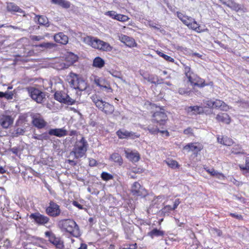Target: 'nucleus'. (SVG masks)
Listing matches in <instances>:
<instances>
[{"label":"nucleus","instance_id":"nucleus-1","mask_svg":"<svg viewBox=\"0 0 249 249\" xmlns=\"http://www.w3.org/2000/svg\"><path fill=\"white\" fill-rule=\"evenodd\" d=\"M58 226L63 231L70 233L74 237L80 236V230L76 222L72 219H63L59 221Z\"/></svg>","mask_w":249,"mask_h":249},{"label":"nucleus","instance_id":"nucleus-2","mask_svg":"<svg viewBox=\"0 0 249 249\" xmlns=\"http://www.w3.org/2000/svg\"><path fill=\"white\" fill-rule=\"evenodd\" d=\"M84 42L92 48L103 51H111L112 47L109 43L104 42L97 38L87 36L84 38Z\"/></svg>","mask_w":249,"mask_h":249},{"label":"nucleus","instance_id":"nucleus-3","mask_svg":"<svg viewBox=\"0 0 249 249\" xmlns=\"http://www.w3.org/2000/svg\"><path fill=\"white\" fill-rule=\"evenodd\" d=\"M88 143L85 138L82 137L80 140L77 141L74 145L70 155H73L75 159H79L84 157L88 150Z\"/></svg>","mask_w":249,"mask_h":249},{"label":"nucleus","instance_id":"nucleus-4","mask_svg":"<svg viewBox=\"0 0 249 249\" xmlns=\"http://www.w3.org/2000/svg\"><path fill=\"white\" fill-rule=\"evenodd\" d=\"M67 80L70 86L74 89L84 91L87 88L88 85L85 81L79 78L78 75L73 72H70L67 77Z\"/></svg>","mask_w":249,"mask_h":249},{"label":"nucleus","instance_id":"nucleus-5","mask_svg":"<svg viewBox=\"0 0 249 249\" xmlns=\"http://www.w3.org/2000/svg\"><path fill=\"white\" fill-rule=\"evenodd\" d=\"M177 15L183 23L189 28L198 33L201 32V30L200 29V26L194 18L179 12H177Z\"/></svg>","mask_w":249,"mask_h":249},{"label":"nucleus","instance_id":"nucleus-6","mask_svg":"<svg viewBox=\"0 0 249 249\" xmlns=\"http://www.w3.org/2000/svg\"><path fill=\"white\" fill-rule=\"evenodd\" d=\"M27 90L31 97L37 103L41 104L45 99V94L44 92L34 87L27 88Z\"/></svg>","mask_w":249,"mask_h":249},{"label":"nucleus","instance_id":"nucleus-7","mask_svg":"<svg viewBox=\"0 0 249 249\" xmlns=\"http://www.w3.org/2000/svg\"><path fill=\"white\" fill-rule=\"evenodd\" d=\"M54 96L55 100L68 105H72L75 103L74 99L71 98L64 92L57 91L54 93Z\"/></svg>","mask_w":249,"mask_h":249},{"label":"nucleus","instance_id":"nucleus-8","mask_svg":"<svg viewBox=\"0 0 249 249\" xmlns=\"http://www.w3.org/2000/svg\"><path fill=\"white\" fill-rule=\"evenodd\" d=\"M45 235L48 238L50 242L55 246L56 248L62 249L64 248L63 242L60 238L56 237L52 231H47L45 232Z\"/></svg>","mask_w":249,"mask_h":249},{"label":"nucleus","instance_id":"nucleus-9","mask_svg":"<svg viewBox=\"0 0 249 249\" xmlns=\"http://www.w3.org/2000/svg\"><path fill=\"white\" fill-rule=\"evenodd\" d=\"M152 122L156 123L159 125H164L167 120V116L163 109L156 111L152 115Z\"/></svg>","mask_w":249,"mask_h":249},{"label":"nucleus","instance_id":"nucleus-10","mask_svg":"<svg viewBox=\"0 0 249 249\" xmlns=\"http://www.w3.org/2000/svg\"><path fill=\"white\" fill-rule=\"evenodd\" d=\"M46 213L52 217H56L60 215L61 210L59 206L53 201L49 202V205L46 209Z\"/></svg>","mask_w":249,"mask_h":249},{"label":"nucleus","instance_id":"nucleus-11","mask_svg":"<svg viewBox=\"0 0 249 249\" xmlns=\"http://www.w3.org/2000/svg\"><path fill=\"white\" fill-rule=\"evenodd\" d=\"M29 217L31 219L34 220L35 223L40 225L48 223L50 220L49 217L38 212L31 213Z\"/></svg>","mask_w":249,"mask_h":249},{"label":"nucleus","instance_id":"nucleus-12","mask_svg":"<svg viewBox=\"0 0 249 249\" xmlns=\"http://www.w3.org/2000/svg\"><path fill=\"white\" fill-rule=\"evenodd\" d=\"M32 124L38 129H41L45 127L47 123L44 120L41 115L39 113L31 115Z\"/></svg>","mask_w":249,"mask_h":249},{"label":"nucleus","instance_id":"nucleus-13","mask_svg":"<svg viewBox=\"0 0 249 249\" xmlns=\"http://www.w3.org/2000/svg\"><path fill=\"white\" fill-rule=\"evenodd\" d=\"M13 122L14 118L11 116L4 114L0 115V124L3 128H8Z\"/></svg>","mask_w":249,"mask_h":249},{"label":"nucleus","instance_id":"nucleus-14","mask_svg":"<svg viewBox=\"0 0 249 249\" xmlns=\"http://www.w3.org/2000/svg\"><path fill=\"white\" fill-rule=\"evenodd\" d=\"M203 147V145L199 143L193 142L189 143L183 147V149L188 152L190 151L194 152L195 153L200 151Z\"/></svg>","mask_w":249,"mask_h":249},{"label":"nucleus","instance_id":"nucleus-15","mask_svg":"<svg viewBox=\"0 0 249 249\" xmlns=\"http://www.w3.org/2000/svg\"><path fill=\"white\" fill-rule=\"evenodd\" d=\"M116 134L119 139H124L128 138H138L139 136L136 133L130 132L125 129H119L116 132Z\"/></svg>","mask_w":249,"mask_h":249},{"label":"nucleus","instance_id":"nucleus-16","mask_svg":"<svg viewBox=\"0 0 249 249\" xmlns=\"http://www.w3.org/2000/svg\"><path fill=\"white\" fill-rule=\"evenodd\" d=\"M164 198V196H158L155 198L152 201L151 205L150 206L149 208L147 210V213H156L159 209V207L158 206L159 204H157L159 200L160 199H163Z\"/></svg>","mask_w":249,"mask_h":249},{"label":"nucleus","instance_id":"nucleus-17","mask_svg":"<svg viewBox=\"0 0 249 249\" xmlns=\"http://www.w3.org/2000/svg\"><path fill=\"white\" fill-rule=\"evenodd\" d=\"M53 39L56 42L63 45H66L69 41L68 37L62 32L55 34Z\"/></svg>","mask_w":249,"mask_h":249},{"label":"nucleus","instance_id":"nucleus-18","mask_svg":"<svg viewBox=\"0 0 249 249\" xmlns=\"http://www.w3.org/2000/svg\"><path fill=\"white\" fill-rule=\"evenodd\" d=\"M126 157L132 162H137L140 159L139 153L137 151L134 152L129 149L125 150Z\"/></svg>","mask_w":249,"mask_h":249},{"label":"nucleus","instance_id":"nucleus-19","mask_svg":"<svg viewBox=\"0 0 249 249\" xmlns=\"http://www.w3.org/2000/svg\"><path fill=\"white\" fill-rule=\"evenodd\" d=\"M120 40L122 42L124 43L126 46L129 47H134L136 46L137 45L135 40L133 38L125 35H122L120 36Z\"/></svg>","mask_w":249,"mask_h":249},{"label":"nucleus","instance_id":"nucleus-20","mask_svg":"<svg viewBox=\"0 0 249 249\" xmlns=\"http://www.w3.org/2000/svg\"><path fill=\"white\" fill-rule=\"evenodd\" d=\"M48 133L50 135L55 136L58 137H62L67 135V131L64 128L51 129Z\"/></svg>","mask_w":249,"mask_h":249},{"label":"nucleus","instance_id":"nucleus-21","mask_svg":"<svg viewBox=\"0 0 249 249\" xmlns=\"http://www.w3.org/2000/svg\"><path fill=\"white\" fill-rule=\"evenodd\" d=\"M213 108H220L223 111H227L229 109V106L225 103L218 99L214 100Z\"/></svg>","mask_w":249,"mask_h":249},{"label":"nucleus","instance_id":"nucleus-22","mask_svg":"<svg viewBox=\"0 0 249 249\" xmlns=\"http://www.w3.org/2000/svg\"><path fill=\"white\" fill-rule=\"evenodd\" d=\"M217 139L218 142L224 145L231 146L233 143V140L227 136H218Z\"/></svg>","mask_w":249,"mask_h":249},{"label":"nucleus","instance_id":"nucleus-23","mask_svg":"<svg viewBox=\"0 0 249 249\" xmlns=\"http://www.w3.org/2000/svg\"><path fill=\"white\" fill-rule=\"evenodd\" d=\"M142 188L140 184L138 182L133 183L131 188V192L133 195L141 196L142 195Z\"/></svg>","mask_w":249,"mask_h":249},{"label":"nucleus","instance_id":"nucleus-24","mask_svg":"<svg viewBox=\"0 0 249 249\" xmlns=\"http://www.w3.org/2000/svg\"><path fill=\"white\" fill-rule=\"evenodd\" d=\"M91 99L92 101V102L94 103L96 107L100 110L101 108H103L102 107H103V104L104 103L105 101H104L103 100H102L100 97H99L96 94L92 95L91 96Z\"/></svg>","mask_w":249,"mask_h":249},{"label":"nucleus","instance_id":"nucleus-25","mask_svg":"<svg viewBox=\"0 0 249 249\" xmlns=\"http://www.w3.org/2000/svg\"><path fill=\"white\" fill-rule=\"evenodd\" d=\"M7 11L10 12H18L24 14V12L18 6L13 2H9L7 5Z\"/></svg>","mask_w":249,"mask_h":249},{"label":"nucleus","instance_id":"nucleus-26","mask_svg":"<svg viewBox=\"0 0 249 249\" xmlns=\"http://www.w3.org/2000/svg\"><path fill=\"white\" fill-rule=\"evenodd\" d=\"M216 119L219 122L229 124L231 122L230 118L226 113H221L217 115Z\"/></svg>","mask_w":249,"mask_h":249},{"label":"nucleus","instance_id":"nucleus-27","mask_svg":"<svg viewBox=\"0 0 249 249\" xmlns=\"http://www.w3.org/2000/svg\"><path fill=\"white\" fill-rule=\"evenodd\" d=\"M78 57L72 53H69L66 55V60L70 65H72L78 60Z\"/></svg>","mask_w":249,"mask_h":249},{"label":"nucleus","instance_id":"nucleus-28","mask_svg":"<svg viewBox=\"0 0 249 249\" xmlns=\"http://www.w3.org/2000/svg\"><path fill=\"white\" fill-rule=\"evenodd\" d=\"M109 159L121 166L123 163V160L120 155L117 153H114L110 156Z\"/></svg>","mask_w":249,"mask_h":249},{"label":"nucleus","instance_id":"nucleus-29","mask_svg":"<svg viewBox=\"0 0 249 249\" xmlns=\"http://www.w3.org/2000/svg\"><path fill=\"white\" fill-rule=\"evenodd\" d=\"M200 110L201 107L197 106H190L185 108L186 112L190 115L199 113L201 111Z\"/></svg>","mask_w":249,"mask_h":249},{"label":"nucleus","instance_id":"nucleus-30","mask_svg":"<svg viewBox=\"0 0 249 249\" xmlns=\"http://www.w3.org/2000/svg\"><path fill=\"white\" fill-rule=\"evenodd\" d=\"M105 61L100 57L98 56L94 59L92 66L94 67L101 69L105 66Z\"/></svg>","mask_w":249,"mask_h":249},{"label":"nucleus","instance_id":"nucleus-31","mask_svg":"<svg viewBox=\"0 0 249 249\" xmlns=\"http://www.w3.org/2000/svg\"><path fill=\"white\" fill-rule=\"evenodd\" d=\"M36 18L37 19L38 23L40 25L49 26V20L46 17L44 16L36 15Z\"/></svg>","mask_w":249,"mask_h":249},{"label":"nucleus","instance_id":"nucleus-32","mask_svg":"<svg viewBox=\"0 0 249 249\" xmlns=\"http://www.w3.org/2000/svg\"><path fill=\"white\" fill-rule=\"evenodd\" d=\"M164 233L163 231L158 230L157 229H154L149 232L148 235L153 238L154 236H162Z\"/></svg>","mask_w":249,"mask_h":249},{"label":"nucleus","instance_id":"nucleus-33","mask_svg":"<svg viewBox=\"0 0 249 249\" xmlns=\"http://www.w3.org/2000/svg\"><path fill=\"white\" fill-rule=\"evenodd\" d=\"M144 129L147 130L152 135L157 134L160 131V129L157 126H153L151 124L148 125Z\"/></svg>","mask_w":249,"mask_h":249},{"label":"nucleus","instance_id":"nucleus-34","mask_svg":"<svg viewBox=\"0 0 249 249\" xmlns=\"http://www.w3.org/2000/svg\"><path fill=\"white\" fill-rule=\"evenodd\" d=\"M228 7L231 8L232 10H234L236 12H238L239 10H242L241 6L240 4L235 2L232 0H231Z\"/></svg>","mask_w":249,"mask_h":249},{"label":"nucleus","instance_id":"nucleus-35","mask_svg":"<svg viewBox=\"0 0 249 249\" xmlns=\"http://www.w3.org/2000/svg\"><path fill=\"white\" fill-rule=\"evenodd\" d=\"M213 82H210V84H205L204 80L203 79L199 77L198 79L197 80L196 82H195V83L194 86H196L200 88H203L206 86L209 85H213Z\"/></svg>","mask_w":249,"mask_h":249},{"label":"nucleus","instance_id":"nucleus-36","mask_svg":"<svg viewBox=\"0 0 249 249\" xmlns=\"http://www.w3.org/2000/svg\"><path fill=\"white\" fill-rule=\"evenodd\" d=\"M37 46L41 48H45L46 49H52L56 47V45L55 43L51 42H44L39 44Z\"/></svg>","mask_w":249,"mask_h":249},{"label":"nucleus","instance_id":"nucleus-37","mask_svg":"<svg viewBox=\"0 0 249 249\" xmlns=\"http://www.w3.org/2000/svg\"><path fill=\"white\" fill-rule=\"evenodd\" d=\"M25 132V128L18 127L12 132V134L13 137H18L19 135H23Z\"/></svg>","mask_w":249,"mask_h":249},{"label":"nucleus","instance_id":"nucleus-38","mask_svg":"<svg viewBox=\"0 0 249 249\" xmlns=\"http://www.w3.org/2000/svg\"><path fill=\"white\" fill-rule=\"evenodd\" d=\"M114 106L110 104H108L106 105V107L103 112H104L106 114H111L114 112Z\"/></svg>","mask_w":249,"mask_h":249},{"label":"nucleus","instance_id":"nucleus-39","mask_svg":"<svg viewBox=\"0 0 249 249\" xmlns=\"http://www.w3.org/2000/svg\"><path fill=\"white\" fill-rule=\"evenodd\" d=\"M94 82L97 86L100 87L101 89L107 82L105 80L96 76L94 78Z\"/></svg>","mask_w":249,"mask_h":249},{"label":"nucleus","instance_id":"nucleus-40","mask_svg":"<svg viewBox=\"0 0 249 249\" xmlns=\"http://www.w3.org/2000/svg\"><path fill=\"white\" fill-rule=\"evenodd\" d=\"M231 153L235 154H244L241 147L239 145H234L231 150Z\"/></svg>","mask_w":249,"mask_h":249},{"label":"nucleus","instance_id":"nucleus-41","mask_svg":"<svg viewBox=\"0 0 249 249\" xmlns=\"http://www.w3.org/2000/svg\"><path fill=\"white\" fill-rule=\"evenodd\" d=\"M101 177L103 180H105V181H108V180H111V179H113V177L111 174H109L106 172H103L101 174Z\"/></svg>","mask_w":249,"mask_h":249},{"label":"nucleus","instance_id":"nucleus-42","mask_svg":"<svg viewBox=\"0 0 249 249\" xmlns=\"http://www.w3.org/2000/svg\"><path fill=\"white\" fill-rule=\"evenodd\" d=\"M157 53L161 57L163 58L165 60L168 61V62H174V59L170 57V56H168L162 52L157 51Z\"/></svg>","mask_w":249,"mask_h":249},{"label":"nucleus","instance_id":"nucleus-43","mask_svg":"<svg viewBox=\"0 0 249 249\" xmlns=\"http://www.w3.org/2000/svg\"><path fill=\"white\" fill-rule=\"evenodd\" d=\"M199 77L195 74L194 72L187 78L188 81L191 83L192 85H194L195 82L197 81Z\"/></svg>","mask_w":249,"mask_h":249},{"label":"nucleus","instance_id":"nucleus-44","mask_svg":"<svg viewBox=\"0 0 249 249\" xmlns=\"http://www.w3.org/2000/svg\"><path fill=\"white\" fill-rule=\"evenodd\" d=\"M115 19L121 22H125L129 19V18L124 15L117 14Z\"/></svg>","mask_w":249,"mask_h":249},{"label":"nucleus","instance_id":"nucleus-45","mask_svg":"<svg viewBox=\"0 0 249 249\" xmlns=\"http://www.w3.org/2000/svg\"><path fill=\"white\" fill-rule=\"evenodd\" d=\"M166 163L167 164V165L172 168H178V163L177 161L174 160H168L166 161Z\"/></svg>","mask_w":249,"mask_h":249},{"label":"nucleus","instance_id":"nucleus-46","mask_svg":"<svg viewBox=\"0 0 249 249\" xmlns=\"http://www.w3.org/2000/svg\"><path fill=\"white\" fill-rule=\"evenodd\" d=\"M144 78L147 81L155 84L156 79H157V76L156 75H148V76L144 77Z\"/></svg>","mask_w":249,"mask_h":249},{"label":"nucleus","instance_id":"nucleus-47","mask_svg":"<svg viewBox=\"0 0 249 249\" xmlns=\"http://www.w3.org/2000/svg\"><path fill=\"white\" fill-rule=\"evenodd\" d=\"M172 210V207L170 205H166L161 209L162 213H164V215L168 214V213Z\"/></svg>","mask_w":249,"mask_h":249},{"label":"nucleus","instance_id":"nucleus-48","mask_svg":"<svg viewBox=\"0 0 249 249\" xmlns=\"http://www.w3.org/2000/svg\"><path fill=\"white\" fill-rule=\"evenodd\" d=\"M101 89L103 90H105L107 93H109V92H112V89L110 88L109 85L107 82H106L104 84V85L102 87Z\"/></svg>","mask_w":249,"mask_h":249},{"label":"nucleus","instance_id":"nucleus-49","mask_svg":"<svg viewBox=\"0 0 249 249\" xmlns=\"http://www.w3.org/2000/svg\"><path fill=\"white\" fill-rule=\"evenodd\" d=\"M59 6L62 7L64 8H69L70 7L71 4L69 1H66L65 0H62Z\"/></svg>","mask_w":249,"mask_h":249},{"label":"nucleus","instance_id":"nucleus-50","mask_svg":"<svg viewBox=\"0 0 249 249\" xmlns=\"http://www.w3.org/2000/svg\"><path fill=\"white\" fill-rule=\"evenodd\" d=\"M184 73L185 74L186 76L188 78L189 75L192 74L193 72H192L191 70V68L187 66H184Z\"/></svg>","mask_w":249,"mask_h":249},{"label":"nucleus","instance_id":"nucleus-51","mask_svg":"<svg viewBox=\"0 0 249 249\" xmlns=\"http://www.w3.org/2000/svg\"><path fill=\"white\" fill-rule=\"evenodd\" d=\"M13 95L14 94L12 92L6 91L4 92V95L3 97H4L7 100H11L13 99Z\"/></svg>","mask_w":249,"mask_h":249},{"label":"nucleus","instance_id":"nucleus-52","mask_svg":"<svg viewBox=\"0 0 249 249\" xmlns=\"http://www.w3.org/2000/svg\"><path fill=\"white\" fill-rule=\"evenodd\" d=\"M106 15L112 18L115 19L117 13L114 11H107L105 13Z\"/></svg>","mask_w":249,"mask_h":249},{"label":"nucleus","instance_id":"nucleus-53","mask_svg":"<svg viewBox=\"0 0 249 249\" xmlns=\"http://www.w3.org/2000/svg\"><path fill=\"white\" fill-rule=\"evenodd\" d=\"M206 171L213 176H217L218 175H221V174L219 173L213 168L206 169Z\"/></svg>","mask_w":249,"mask_h":249},{"label":"nucleus","instance_id":"nucleus-54","mask_svg":"<svg viewBox=\"0 0 249 249\" xmlns=\"http://www.w3.org/2000/svg\"><path fill=\"white\" fill-rule=\"evenodd\" d=\"M211 231L213 233L216 234L218 236H221L222 234V231L216 228H212L211 229Z\"/></svg>","mask_w":249,"mask_h":249},{"label":"nucleus","instance_id":"nucleus-55","mask_svg":"<svg viewBox=\"0 0 249 249\" xmlns=\"http://www.w3.org/2000/svg\"><path fill=\"white\" fill-rule=\"evenodd\" d=\"M213 101L214 100H208L204 101L205 104L209 107V108H213Z\"/></svg>","mask_w":249,"mask_h":249},{"label":"nucleus","instance_id":"nucleus-56","mask_svg":"<svg viewBox=\"0 0 249 249\" xmlns=\"http://www.w3.org/2000/svg\"><path fill=\"white\" fill-rule=\"evenodd\" d=\"M31 38L33 40H36V41H40L41 40H43L44 37L42 36H33L31 37Z\"/></svg>","mask_w":249,"mask_h":249},{"label":"nucleus","instance_id":"nucleus-57","mask_svg":"<svg viewBox=\"0 0 249 249\" xmlns=\"http://www.w3.org/2000/svg\"><path fill=\"white\" fill-rule=\"evenodd\" d=\"M240 168L243 170H249V158H247L246 160V166L244 167L243 166H240Z\"/></svg>","mask_w":249,"mask_h":249},{"label":"nucleus","instance_id":"nucleus-58","mask_svg":"<svg viewBox=\"0 0 249 249\" xmlns=\"http://www.w3.org/2000/svg\"><path fill=\"white\" fill-rule=\"evenodd\" d=\"M70 66V64L68 63H61L60 64V68L59 69H65L69 68Z\"/></svg>","mask_w":249,"mask_h":249},{"label":"nucleus","instance_id":"nucleus-59","mask_svg":"<svg viewBox=\"0 0 249 249\" xmlns=\"http://www.w3.org/2000/svg\"><path fill=\"white\" fill-rule=\"evenodd\" d=\"M230 215L232 217L235 218L239 220H242L243 219V216L240 214H236L234 213H230Z\"/></svg>","mask_w":249,"mask_h":249},{"label":"nucleus","instance_id":"nucleus-60","mask_svg":"<svg viewBox=\"0 0 249 249\" xmlns=\"http://www.w3.org/2000/svg\"><path fill=\"white\" fill-rule=\"evenodd\" d=\"M97 161L93 159H89V165L94 166L96 165Z\"/></svg>","mask_w":249,"mask_h":249},{"label":"nucleus","instance_id":"nucleus-61","mask_svg":"<svg viewBox=\"0 0 249 249\" xmlns=\"http://www.w3.org/2000/svg\"><path fill=\"white\" fill-rule=\"evenodd\" d=\"M72 204L74 206L77 207L79 209L81 210V209H83V206L82 205H81L80 204H79L77 201H72Z\"/></svg>","mask_w":249,"mask_h":249},{"label":"nucleus","instance_id":"nucleus-62","mask_svg":"<svg viewBox=\"0 0 249 249\" xmlns=\"http://www.w3.org/2000/svg\"><path fill=\"white\" fill-rule=\"evenodd\" d=\"M188 92V91L187 90H186L185 89H183V88H179L178 89V93L180 94H181V95H183V94H186Z\"/></svg>","mask_w":249,"mask_h":249},{"label":"nucleus","instance_id":"nucleus-63","mask_svg":"<svg viewBox=\"0 0 249 249\" xmlns=\"http://www.w3.org/2000/svg\"><path fill=\"white\" fill-rule=\"evenodd\" d=\"M183 132L185 134H193V130L190 127H188L187 129H185Z\"/></svg>","mask_w":249,"mask_h":249},{"label":"nucleus","instance_id":"nucleus-64","mask_svg":"<svg viewBox=\"0 0 249 249\" xmlns=\"http://www.w3.org/2000/svg\"><path fill=\"white\" fill-rule=\"evenodd\" d=\"M10 151L14 154L17 155L19 152V149L17 147H13L11 149Z\"/></svg>","mask_w":249,"mask_h":249}]
</instances>
